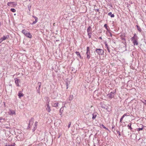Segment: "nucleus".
Instances as JSON below:
<instances>
[{
    "mask_svg": "<svg viewBox=\"0 0 146 146\" xmlns=\"http://www.w3.org/2000/svg\"><path fill=\"white\" fill-rule=\"evenodd\" d=\"M104 27L108 31H110V30H109L108 28V26L106 24H105L104 25Z\"/></svg>",
    "mask_w": 146,
    "mask_h": 146,
    "instance_id": "a878e982",
    "label": "nucleus"
},
{
    "mask_svg": "<svg viewBox=\"0 0 146 146\" xmlns=\"http://www.w3.org/2000/svg\"><path fill=\"white\" fill-rule=\"evenodd\" d=\"M34 119L32 117L31 118V119L29 120V125L28 127L29 128V126L31 125H32L33 123Z\"/></svg>",
    "mask_w": 146,
    "mask_h": 146,
    "instance_id": "9d476101",
    "label": "nucleus"
},
{
    "mask_svg": "<svg viewBox=\"0 0 146 146\" xmlns=\"http://www.w3.org/2000/svg\"><path fill=\"white\" fill-rule=\"evenodd\" d=\"M143 127H142V128H138L137 129V131H140L141 130H143V126L142 125Z\"/></svg>",
    "mask_w": 146,
    "mask_h": 146,
    "instance_id": "7c9ffc66",
    "label": "nucleus"
},
{
    "mask_svg": "<svg viewBox=\"0 0 146 146\" xmlns=\"http://www.w3.org/2000/svg\"><path fill=\"white\" fill-rule=\"evenodd\" d=\"M40 88H39V86L38 88L37 87H36V92L39 94H40Z\"/></svg>",
    "mask_w": 146,
    "mask_h": 146,
    "instance_id": "dca6fc26",
    "label": "nucleus"
},
{
    "mask_svg": "<svg viewBox=\"0 0 146 146\" xmlns=\"http://www.w3.org/2000/svg\"><path fill=\"white\" fill-rule=\"evenodd\" d=\"M125 116L124 115H123L121 117L123 119V118H124Z\"/></svg>",
    "mask_w": 146,
    "mask_h": 146,
    "instance_id": "de8ad7c7",
    "label": "nucleus"
},
{
    "mask_svg": "<svg viewBox=\"0 0 146 146\" xmlns=\"http://www.w3.org/2000/svg\"><path fill=\"white\" fill-rule=\"evenodd\" d=\"M123 119V118H122L121 117L120 119V122H121V123Z\"/></svg>",
    "mask_w": 146,
    "mask_h": 146,
    "instance_id": "a19ab883",
    "label": "nucleus"
},
{
    "mask_svg": "<svg viewBox=\"0 0 146 146\" xmlns=\"http://www.w3.org/2000/svg\"><path fill=\"white\" fill-rule=\"evenodd\" d=\"M38 19H35V21H33L31 24L32 25H33L36 24V23L38 21Z\"/></svg>",
    "mask_w": 146,
    "mask_h": 146,
    "instance_id": "b1692460",
    "label": "nucleus"
},
{
    "mask_svg": "<svg viewBox=\"0 0 146 146\" xmlns=\"http://www.w3.org/2000/svg\"><path fill=\"white\" fill-rule=\"evenodd\" d=\"M96 91H95L94 92V93H95V92H96Z\"/></svg>",
    "mask_w": 146,
    "mask_h": 146,
    "instance_id": "4d7b16f0",
    "label": "nucleus"
},
{
    "mask_svg": "<svg viewBox=\"0 0 146 146\" xmlns=\"http://www.w3.org/2000/svg\"><path fill=\"white\" fill-rule=\"evenodd\" d=\"M97 113L96 112H94L92 114V119L93 120L95 119H96V118L97 115Z\"/></svg>",
    "mask_w": 146,
    "mask_h": 146,
    "instance_id": "9b49d317",
    "label": "nucleus"
},
{
    "mask_svg": "<svg viewBox=\"0 0 146 146\" xmlns=\"http://www.w3.org/2000/svg\"><path fill=\"white\" fill-rule=\"evenodd\" d=\"M33 17L34 18H35V19H38L37 17H36L34 16H33Z\"/></svg>",
    "mask_w": 146,
    "mask_h": 146,
    "instance_id": "79ce46f5",
    "label": "nucleus"
},
{
    "mask_svg": "<svg viewBox=\"0 0 146 146\" xmlns=\"http://www.w3.org/2000/svg\"><path fill=\"white\" fill-rule=\"evenodd\" d=\"M99 39H101V40H102V37H100L99 38Z\"/></svg>",
    "mask_w": 146,
    "mask_h": 146,
    "instance_id": "09e8293b",
    "label": "nucleus"
},
{
    "mask_svg": "<svg viewBox=\"0 0 146 146\" xmlns=\"http://www.w3.org/2000/svg\"><path fill=\"white\" fill-rule=\"evenodd\" d=\"M122 39L125 40V39L124 38H123Z\"/></svg>",
    "mask_w": 146,
    "mask_h": 146,
    "instance_id": "864d4df0",
    "label": "nucleus"
},
{
    "mask_svg": "<svg viewBox=\"0 0 146 146\" xmlns=\"http://www.w3.org/2000/svg\"><path fill=\"white\" fill-rule=\"evenodd\" d=\"M71 123L70 122H69L68 125V128H69L70 127V126L71 124Z\"/></svg>",
    "mask_w": 146,
    "mask_h": 146,
    "instance_id": "ea45409f",
    "label": "nucleus"
},
{
    "mask_svg": "<svg viewBox=\"0 0 146 146\" xmlns=\"http://www.w3.org/2000/svg\"><path fill=\"white\" fill-rule=\"evenodd\" d=\"M96 11H97V12H98L99 11V9H96Z\"/></svg>",
    "mask_w": 146,
    "mask_h": 146,
    "instance_id": "a18cd8bd",
    "label": "nucleus"
},
{
    "mask_svg": "<svg viewBox=\"0 0 146 146\" xmlns=\"http://www.w3.org/2000/svg\"><path fill=\"white\" fill-rule=\"evenodd\" d=\"M124 115L126 116H129V113H126L124 114Z\"/></svg>",
    "mask_w": 146,
    "mask_h": 146,
    "instance_id": "c9c22d12",
    "label": "nucleus"
},
{
    "mask_svg": "<svg viewBox=\"0 0 146 146\" xmlns=\"http://www.w3.org/2000/svg\"><path fill=\"white\" fill-rule=\"evenodd\" d=\"M8 113L10 115H13L15 114V112L14 110L10 109Z\"/></svg>",
    "mask_w": 146,
    "mask_h": 146,
    "instance_id": "6e6552de",
    "label": "nucleus"
},
{
    "mask_svg": "<svg viewBox=\"0 0 146 146\" xmlns=\"http://www.w3.org/2000/svg\"><path fill=\"white\" fill-rule=\"evenodd\" d=\"M139 38L137 36L136 34H135L134 35V36L133 37H131V39H138Z\"/></svg>",
    "mask_w": 146,
    "mask_h": 146,
    "instance_id": "f8f14e48",
    "label": "nucleus"
},
{
    "mask_svg": "<svg viewBox=\"0 0 146 146\" xmlns=\"http://www.w3.org/2000/svg\"><path fill=\"white\" fill-rule=\"evenodd\" d=\"M49 102H46V106H49Z\"/></svg>",
    "mask_w": 146,
    "mask_h": 146,
    "instance_id": "37998d69",
    "label": "nucleus"
},
{
    "mask_svg": "<svg viewBox=\"0 0 146 146\" xmlns=\"http://www.w3.org/2000/svg\"><path fill=\"white\" fill-rule=\"evenodd\" d=\"M11 11L13 12H15L16 11V10L14 8H11L10 9Z\"/></svg>",
    "mask_w": 146,
    "mask_h": 146,
    "instance_id": "bb28decb",
    "label": "nucleus"
},
{
    "mask_svg": "<svg viewBox=\"0 0 146 146\" xmlns=\"http://www.w3.org/2000/svg\"><path fill=\"white\" fill-rule=\"evenodd\" d=\"M46 102H50V100H49L48 99H48H47V100H46Z\"/></svg>",
    "mask_w": 146,
    "mask_h": 146,
    "instance_id": "c03bdc74",
    "label": "nucleus"
},
{
    "mask_svg": "<svg viewBox=\"0 0 146 146\" xmlns=\"http://www.w3.org/2000/svg\"><path fill=\"white\" fill-rule=\"evenodd\" d=\"M1 23H0V26H1Z\"/></svg>",
    "mask_w": 146,
    "mask_h": 146,
    "instance_id": "5fc2aeb1",
    "label": "nucleus"
},
{
    "mask_svg": "<svg viewBox=\"0 0 146 146\" xmlns=\"http://www.w3.org/2000/svg\"><path fill=\"white\" fill-rule=\"evenodd\" d=\"M131 41L133 43L134 45H137L138 44L137 42L138 39H131Z\"/></svg>",
    "mask_w": 146,
    "mask_h": 146,
    "instance_id": "423d86ee",
    "label": "nucleus"
},
{
    "mask_svg": "<svg viewBox=\"0 0 146 146\" xmlns=\"http://www.w3.org/2000/svg\"><path fill=\"white\" fill-rule=\"evenodd\" d=\"M6 128H7V129H8V128H9V127H6Z\"/></svg>",
    "mask_w": 146,
    "mask_h": 146,
    "instance_id": "3c124183",
    "label": "nucleus"
},
{
    "mask_svg": "<svg viewBox=\"0 0 146 146\" xmlns=\"http://www.w3.org/2000/svg\"><path fill=\"white\" fill-rule=\"evenodd\" d=\"M22 33L26 37L29 38H31L32 35L31 33L29 32L25 29H24L22 31Z\"/></svg>",
    "mask_w": 146,
    "mask_h": 146,
    "instance_id": "f257e3e1",
    "label": "nucleus"
},
{
    "mask_svg": "<svg viewBox=\"0 0 146 146\" xmlns=\"http://www.w3.org/2000/svg\"><path fill=\"white\" fill-rule=\"evenodd\" d=\"M5 119H3L2 117H0V122H2L4 121Z\"/></svg>",
    "mask_w": 146,
    "mask_h": 146,
    "instance_id": "cd10ccee",
    "label": "nucleus"
},
{
    "mask_svg": "<svg viewBox=\"0 0 146 146\" xmlns=\"http://www.w3.org/2000/svg\"><path fill=\"white\" fill-rule=\"evenodd\" d=\"M37 124L38 122L37 121H36L35 123L34 126H35V127H37Z\"/></svg>",
    "mask_w": 146,
    "mask_h": 146,
    "instance_id": "e433bc0d",
    "label": "nucleus"
},
{
    "mask_svg": "<svg viewBox=\"0 0 146 146\" xmlns=\"http://www.w3.org/2000/svg\"><path fill=\"white\" fill-rule=\"evenodd\" d=\"M92 31V29L91 26H89L87 29V33H90Z\"/></svg>",
    "mask_w": 146,
    "mask_h": 146,
    "instance_id": "4468645a",
    "label": "nucleus"
},
{
    "mask_svg": "<svg viewBox=\"0 0 146 146\" xmlns=\"http://www.w3.org/2000/svg\"><path fill=\"white\" fill-rule=\"evenodd\" d=\"M14 80H15V82L17 86H19V82H20L19 80L17 78H15L14 79Z\"/></svg>",
    "mask_w": 146,
    "mask_h": 146,
    "instance_id": "1a4fd4ad",
    "label": "nucleus"
},
{
    "mask_svg": "<svg viewBox=\"0 0 146 146\" xmlns=\"http://www.w3.org/2000/svg\"><path fill=\"white\" fill-rule=\"evenodd\" d=\"M58 103H54L52 104V106L53 107H56L58 106Z\"/></svg>",
    "mask_w": 146,
    "mask_h": 146,
    "instance_id": "4be33fe9",
    "label": "nucleus"
},
{
    "mask_svg": "<svg viewBox=\"0 0 146 146\" xmlns=\"http://www.w3.org/2000/svg\"><path fill=\"white\" fill-rule=\"evenodd\" d=\"M31 6L30 5H29L28 6V8L29 11H30Z\"/></svg>",
    "mask_w": 146,
    "mask_h": 146,
    "instance_id": "c756f323",
    "label": "nucleus"
},
{
    "mask_svg": "<svg viewBox=\"0 0 146 146\" xmlns=\"http://www.w3.org/2000/svg\"><path fill=\"white\" fill-rule=\"evenodd\" d=\"M38 85L39 88H40L41 86V83L40 82H38L37 84Z\"/></svg>",
    "mask_w": 146,
    "mask_h": 146,
    "instance_id": "2f4dec72",
    "label": "nucleus"
},
{
    "mask_svg": "<svg viewBox=\"0 0 146 146\" xmlns=\"http://www.w3.org/2000/svg\"><path fill=\"white\" fill-rule=\"evenodd\" d=\"M37 127H35L34 126V127L33 128L32 130L33 132L36 129Z\"/></svg>",
    "mask_w": 146,
    "mask_h": 146,
    "instance_id": "473e14b6",
    "label": "nucleus"
},
{
    "mask_svg": "<svg viewBox=\"0 0 146 146\" xmlns=\"http://www.w3.org/2000/svg\"><path fill=\"white\" fill-rule=\"evenodd\" d=\"M88 36L89 37V38H91V36L92 35V33L91 32L90 33H87Z\"/></svg>",
    "mask_w": 146,
    "mask_h": 146,
    "instance_id": "393cba45",
    "label": "nucleus"
},
{
    "mask_svg": "<svg viewBox=\"0 0 146 146\" xmlns=\"http://www.w3.org/2000/svg\"><path fill=\"white\" fill-rule=\"evenodd\" d=\"M115 90H113L112 92H110V93L108 94L107 96L109 97V98H112L114 97L115 95Z\"/></svg>",
    "mask_w": 146,
    "mask_h": 146,
    "instance_id": "20e7f679",
    "label": "nucleus"
},
{
    "mask_svg": "<svg viewBox=\"0 0 146 146\" xmlns=\"http://www.w3.org/2000/svg\"><path fill=\"white\" fill-rule=\"evenodd\" d=\"M15 143H13V144H9L8 145H6V146H14Z\"/></svg>",
    "mask_w": 146,
    "mask_h": 146,
    "instance_id": "c85d7f7f",
    "label": "nucleus"
},
{
    "mask_svg": "<svg viewBox=\"0 0 146 146\" xmlns=\"http://www.w3.org/2000/svg\"><path fill=\"white\" fill-rule=\"evenodd\" d=\"M116 131L117 132V133L118 134L119 136H121V133H120V132L119 131H118V130H116Z\"/></svg>",
    "mask_w": 146,
    "mask_h": 146,
    "instance_id": "4c0bfd02",
    "label": "nucleus"
},
{
    "mask_svg": "<svg viewBox=\"0 0 146 146\" xmlns=\"http://www.w3.org/2000/svg\"><path fill=\"white\" fill-rule=\"evenodd\" d=\"M7 5L11 7H15L17 6V3L16 2H9L7 3Z\"/></svg>",
    "mask_w": 146,
    "mask_h": 146,
    "instance_id": "f03ea898",
    "label": "nucleus"
},
{
    "mask_svg": "<svg viewBox=\"0 0 146 146\" xmlns=\"http://www.w3.org/2000/svg\"><path fill=\"white\" fill-rule=\"evenodd\" d=\"M66 85L67 86L68 85V83H66ZM67 88H68V87H67Z\"/></svg>",
    "mask_w": 146,
    "mask_h": 146,
    "instance_id": "8fccbe9b",
    "label": "nucleus"
},
{
    "mask_svg": "<svg viewBox=\"0 0 146 146\" xmlns=\"http://www.w3.org/2000/svg\"><path fill=\"white\" fill-rule=\"evenodd\" d=\"M136 26L137 28V29L140 32H141L142 31V30L140 28V27L138 25H136Z\"/></svg>",
    "mask_w": 146,
    "mask_h": 146,
    "instance_id": "6ab92c4d",
    "label": "nucleus"
},
{
    "mask_svg": "<svg viewBox=\"0 0 146 146\" xmlns=\"http://www.w3.org/2000/svg\"><path fill=\"white\" fill-rule=\"evenodd\" d=\"M18 96L19 98H20L23 96V94L21 92V91H19L18 93Z\"/></svg>",
    "mask_w": 146,
    "mask_h": 146,
    "instance_id": "ddd939ff",
    "label": "nucleus"
},
{
    "mask_svg": "<svg viewBox=\"0 0 146 146\" xmlns=\"http://www.w3.org/2000/svg\"><path fill=\"white\" fill-rule=\"evenodd\" d=\"M102 127H103L104 129H106V130H108V129L107 128H106L105 126H104L102 124Z\"/></svg>",
    "mask_w": 146,
    "mask_h": 146,
    "instance_id": "58836bf2",
    "label": "nucleus"
},
{
    "mask_svg": "<svg viewBox=\"0 0 146 146\" xmlns=\"http://www.w3.org/2000/svg\"><path fill=\"white\" fill-rule=\"evenodd\" d=\"M115 127V126H114V125H113L112 126V127H111V129H112V131H114L115 130V129L114 128Z\"/></svg>",
    "mask_w": 146,
    "mask_h": 146,
    "instance_id": "f704fd0d",
    "label": "nucleus"
},
{
    "mask_svg": "<svg viewBox=\"0 0 146 146\" xmlns=\"http://www.w3.org/2000/svg\"><path fill=\"white\" fill-rule=\"evenodd\" d=\"M86 55L87 56L86 58L89 59L90 58V52L89 49V47L88 46L86 48Z\"/></svg>",
    "mask_w": 146,
    "mask_h": 146,
    "instance_id": "7ed1b4c3",
    "label": "nucleus"
},
{
    "mask_svg": "<svg viewBox=\"0 0 146 146\" xmlns=\"http://www.w3.org/2000/svg\"><path fill=\"white\" fill-rule=\"evenodd\" d=\"M95 51L99 55H102L104 53L103 50L100 48H96Z\"/></svg>",
    "mask_w": 146,
    "mask_h": 146,
    "instance_id": "39448f33",
    "label": "nucleus"
},
{
    "mask_svg": "<svg viewBox=\"0 0 146 146\" xmlns=\"http://www.w3.org/2000/svg\"><path fill=\"white\" fill-rule=\"evenodd\" d=\"M75 53L78 56V57H80V58H81V56L80 55V52H78L76 51L75 52Z\"/></svg>",
    "mask_w": 146,
    "mask_h": 146,
    "instance_id": "5701e85b",
    "label": "nucleus"
},
{
    "mask_svg": "<svg viewBox=\"0 0 146 146\" xmlns=\"http://www.w3.org/2000/svg\"><path fill=\"white\" fill-rule=\"evenodd\" d=\"M105 46H106V48H107L108 51L110 52V49H109V48L108 47V45L107 44V43H106V42H105Z\"/></svg>",
    "mask_w": 146,
    "mask_h": 146,
    "instance_id": "2eb2a0df",
    "label": "nucleus"
},
{
    "mask_svg": "<svg viewBox=\"0 0 146 146\" xmlns=\"http://www.w3.org/2000/svg\"><path fill=\"white\" fill-rule=\"evenodd\" d=\"M62 109V108H61L60 109V111H61V110Z\"/></svg>",
    "mask_w": 146,
    "mask_h": 146,
    "instance_id": "603ef678",
    "label": "nucleus"
},
{
    "mask_svg": "<svg viewBox=\"0 0 146 146\" xmlns=\"http://www.w3.org/2000/svg\"><path fill=\"white\" fill-rule=\"evenodd\" d=\"M145 104H146V100H145Z\"/></svg>",
    "mask_w": 146,
    "mask_h": 146,
    "instance_id": "6e6d98bb",
    "label": "nucleus"
},
{
    "mask_svg": "<svg viewBox=\"0 0 146 146\" xmlns=\"http://www.w3.org/2000/svg\"><path fill=\"white\" fill-rule=\"evenodd\" d=\"M47 108H46V110L49 112H50L51 111V109L50 108V107L49 106H47Z\"/></svg>",
    "mask_w": 146,
    "mask_h": 146,
    "instance_id": "aec40b11",
    "label": "nucleus"
},
{
    "mask_svg": "<svg viewBox=\"0 0 146 146\" xmlns=\"http://www.w3.org/2000/svg\"><path fill=\"white\" fill-rule=\"evenodd\" d=\"M9 37V35L6 36H3L2 37H1L0 39V41L1 42H2L3 40L6 39L7 38H8Z\"/></svg>",
    "mask_w": 146,
    "mask_h": 146,
    "instance_id": "0eeeda50",
    "label": "nucleus"
},
{
    "mask_svg": "<svg viewBox=\"0 0 146 146\" xmlns=\"http://www.w3.org/2000/svg\"><path fill=\"white\" fill-rule=\"evenodd\" d=\"M73 99V96L72 95H70L69 99L70 101H71Z\"/></svg>",
    "mask_w": 146,
    "mask_h": 146,
    "instance_id": "a211bd4d",
    "label": "nucleus"
},
{
    "mask_svg": "<svg viewBox=\"0 0 146 146\" xmlns=\"http://www.w3.org/2000/svg\"><path fill=\"white\" fill-rule=\"evenodd\" d=\"M125 116L124 115H123L121 117L123 119V118H124Z\"/></svg>",
    "mask_w": 146,
    "mask_h": 146,
    "instance_id": "49530a36",
    "label": "nucleus"
},
{
    "mask_svg": "<svg viewBox=\"0 0 146 146\" xmlns=\"http://www.w3.org/2000/svg\"><path fill=\"white\" fill-rule=\"evenodd\" d=\"M108 33H109L110 34V36L111 37H112V34L110 32V30L108 31Z\"/></svg>",
    "mask_w": 146,
    "mask_h": 146,
    "instance_id": "72a5a7b5",
    "label": "nucleus"
},
{
    "mask_svg": "<svg viewBox=\"0 0 146 146\" xmlns=\"http://www.w3.org/2000/svg\"><path fill=\"white\" fill-rule=\"evenodd\" d=\"M108 15L109 16H110L111 17H114V15L113 14H112V13L111 12L109 13Z\"/></svg>",
    "mask_w": 146,
    "mask_h": 146,
    "instance_id": "f3484780",
    "label": "nucleus"
},
{
    "mask_svg": "<svg viewBox=\"0 0 146 146\" xmlns=\"http://www.w3.org/2000/svg\"><path fill=\"white\" fill-rule=\"evenodd\" d=\"M131 123H130L128 125L127 127H128V129H130V130L132 131V130L133 129L131 127Z\"/></svg>",
    "mask_w": 146,
    "mask_h": 146,
    "instance_id": "412c9836",
    "label": "nucleus"
}]
</instances>
